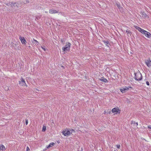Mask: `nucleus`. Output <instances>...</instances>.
Returning <instances> with one entry per match:
<instances>
[{"label": "nucleus", "mask_w": 151, "mask_h": 151, "mask_svg": "<svg viewBox=\"0 0 151 151\" xmlns=\"http://www.w3.org/2000/svg\"><path fill=\"white\" fill-rule=\"evenodd\" d=\"M73 132H75V131L73 129L71 128H66L62 133L65 136H68L70 135Z\"/></svg>", "instance_id": "nucleus-1"}, {"label": "nucleus", "mask_w": 151, "mask_h": 151, "mask_svg": "<svg viewBox=\"0 0 151 151\" xmlns=\"http://www.w3.org/2000/svg\"><path fill=\"white\" fill-rule=\"evenodd\" d=\"M135 79L137 81L141 80L142 79V74L139 72H138L135 73Z\"/></svg>", "instance_id": "nucleus-2"}, {"label": "nucleus", "mask_w": 151, "mask_h": 151, "mask_svg": "<svg viewBox=\"0 0 151 151\" xmlns=\"http://www.w3.org/2000/svg\"><path fill=\"white\" fill-rule=\"evenodd\" d=\"M70 42L66 43L65 47H63L62 50L64 52H66L67 51H68L70 50Z\"/></svg>", "instance_id": "nucleus-3"}, {"label": "nucleus", "mask_w": 151, "mask_h": 151, "mask_svg": "<svg viewBox=\"0 0 151 151\" xmlns=\"http://www.w3.org/2000/svg\"><path fill=\"white\" fill-rule=\"evenodd\" d=\"M121 110L119 109V108H114L112 109V112L113 113L115 114L120 113Z\"/></svg>", "instance_id": "nucleus-4"}, {"label": "nucleus", "mask_w": 151, "mask_h": 151, "mask_svg": "<svg viewBox=\"0 0 151 151\" xmlns=\"http://www.w3.org/2000/svg\"><path fill=\"white\" fill-rule=\"evenodd\" d=\"M129 88H131V87H128L125 86L124 88H122L120 90L122 93H124L127 92L129 90Z\"/></svg>", "instance_id": "nucleus-5"}, {"label": "nucleus", "mask_w": 151, "mask_h": 151, "mask_svg": "<svg viewBox=\"0 0 151 151\" xmlns=\"http://www.w3.org/2000/svg\"><path fill=\"white\" fill-rule=\"evenodd\" d=\"M19 84L22 86H27V85L25 83V81L24 79H23V78H22L21 81H19Z\"/></svg>", "instance_id": "nucleus-6"}, {"label": "nucleus", "mask_w": 151, "mask_h": 151, "mask_svg": "<svg viewBox=\"0 0 151 151\" xmlns=\"http://www.w3.org/2000/svg\"><path fill=\"white\" fill-rule=\"evenodd\" d=\"M19 39L22 44L24 45L26 44L27 41L24 37L20 36H19Z\"/></svg>", "instance_id": "nucleus-7"}, {"label": "nucleus", "mask_w": 151, "mask_h": 151, "mask_svg": "<svg viewBox=\"0 0 151 151\" xmlns=\"http://www.w3.org/2000/svg\"><path fill=\"white\" fill-rule=\"evenodd\" d=\"M135 28L137 30H138L140 32L142 33L145 34V32L146 33V31L145 30L139 27H138L137 26H135Z\"/></svg>", "instance_id": "nucleus-8"}, {"label": "nucleus", "mask_w": 151, "mask_h": 151, "mask_svg": "<svg viewBox=\"0 0 151 151\" xmlns=\"http://www.w3.org/2000/svg\"><path fill=\"white\" fill-rule=\"evenodd\" d=\"M49 12L51 14H55L58 12V11L53 9H50L49 10Z\"/></svg>", "instance_id": "nucleus-9"}, {"label": "nucleus", "mask_w": 151, "mask_h": 151, "mask_svg": "<svg viewBox=\"0 0 151 151\" xmlns=\"http://www.w3.org/2000/svg\"><path fill=\"white\" fill-rule=\"evenodd\" d=\"M6 150L5 146L3 145H0V151H4Z\"/></svg>", "instance_id": "nucleus-10"}, {"label": "nucleus", "mask_w": 151, "mask_h": 151, "mask_svg": "<svg viewBox=\"0 0 151 151\" xmlns=\"http://www.w3.org/2000/svg\"><path fill=\"white\" fill-rule=\"evenodd\" d=\"M9 4L10 5H11V6L12 7H15L17 6V4L16 3H13V2H9Z\"/></svg>", "instance_id": "nucleus-11"}, {"label": "nucleus", "mask_w": 151, "mask_h": 151, "mask_svg": "<svg viewBox=\"0 0 151 151\" xmlns=\"http://www.w3.org/2000/svg\"><path fill=\"white\" fill-rule=\"evenodd\" d=\"M142 17L144 18H146L147 17L149 18L148 16L144 12H142L141 14Z\"/></svg>", "instance_id": "nucleus-12"}, {"label": "nucleus", "mask_w": 151, "mask_h": 151, "mask_svg": "<svg viewBox=\"0 0 151 151\" xmlns=\"http://www.w3.org/2000/svg\"><path fill=\"white\" fill-rule=\"evenodd\" d=\"M146 33L145 32V34H144L145 35V36L148 37H151V34H150V33L146 31Z\"/></svg>", "instance_id": "nucleus-13"}, {"label": "nucleus", "mask_w": 151, "mask_h": 151, "mask_svg": "<svg viewBox=\"0 0 151 151\" xmlns=\"http://www.w3.org/2000/svg\"><path fill=\"white\" fill-rule=\"evenodd\" d=\"M103 42L108 47L110 46V44H109V42L108 41H105V40L103 41Z\"/></svg>", "instance_id": "nucleus-14"}, {"label": "nucleus", "mask_w": 151, "mask_h": 151, "mask_svg": "<svg viewBox=\"0 0 151 151\" xmlns=\"http://www.w3.org/2000/svg\"><path fill=\"white\" fill-rule=\"evenodd\" d=\"M55 144L54 142L50 143V144L47 147V148H49L52 147L55 145Z\"/></svg>", "instance_id": "nucleus-15"}, {"label": "nucleus", "mask_w": 151, "mask_h": 151, "mask_svg": "<svg viewBox=\"0 0 151 151\" xmlns=\"http://www.w3.org/2000/svg\"><path fill=\"white\" fill-rule=\"evenodd\" d=\"M100 80L102 82H104L105 83H106L108 82L106 78H104L100 79Z\"/></svg>", "instance_id": "nucleus-16"}, {"label": "nucleus", "mask_w": 151, "mask_h": 151, "mask_svg": "<svg viewBox=\"0 0 151 151\" xmlns=\"http://www.w3.org/2000/svg\"><path fill=\"white\" fill-rule=\"evenodd\" d=\"M33 42L36 45H38L39 44V43L36 40H33Z\"/></svg>", "instance_id": "nucleus-17"}, {"label": "nucleus", "mask_w": 151, "mask_h": 151, "mask_svg": "<svg viewBox=\"0 0 151 151\" xmlns=\"http://www.w3.org/2000/svg\"><path fill=\"white\" fill-rule=\"evenodd\" d=\"M116 6L117 7L120 9L122 8V7L120 6V4L117 3Z\"/></svg>", "instance_id": "nucleus-18"}, {"label": "nucleus", "mask_w": 151, "mask_h": 151, "mask_svg": "<svg viewBox=\"0 0 151 151\" xmlns=\"http://www.w3.org/2000/svg\"><path fill=\"white\" fill-rule=\"evenodd\" d=\"M46 130V127L45 126H43L42 127V131L45 132Z\"/></svg>", "instance_id": "nucleus-19"}, {"label": "nucleus", "mask_w": 151, "mask_h": 151, "mask_svg": "<svg viewBox=\"0 0 151 151\" xmlns=\"http://www.w3.org/2000/svg\"><path fill=\"white\" fill-rule=\"evenodd\" d=\"M40 18V17L39 16H37L36 17L35 20H36L39 19Z\"/></svg>", "instance_id": "nucleus-20"}, {"label": "nucleus", "mask_w": 151, "mask_h": 151, "mask_svg": "<svg viewBox=\"0 0 151 151\" xmlns=\"http://www.w3.org/2000/svg\"><path fill=\"white\" fill-rule=\"evenodd\" d=\"M41 47L45 51H46V48H45V47Z\"/></svg>", "instance_id": "nucleus-21"}, {"label": "nucleus", "mask_w": 151, "mask_h": 151, "mask_svg": "<svg viewBox=\"0 0 151 151\" xmlns=\"http://www.w3.org/2000/svg\"><path fill=\"white\" fill-rule=\"evenodd\" d=\"M117 148L118 149H120V145H116Z\"/></svg>", "instance_id": "nucleus-22"}, {"label": "nucleus", "mask_w": 151, "mask_h": 151, "mask_svg": "<svg viewBox=\"0 0 151 151\" xmlns=\"http://www.w3.org/2000/svg\"><path fill=\"white\" fill-rule=\"evenodd\" d=\"M29 150L30 149L28 147H27L26 151H29Z\"/></svg>", "instance_id": "nucleus-23"}, {"label": "nucleus", "mask_w": 151, "mask_h": 151, "mask_svg": "<svg viewBox=\"0 0 151 151\" xmlns=\"http://www.w3.org/2000/svg\"><path fill=\"white\" fill-rule=\"evenodd\" d=\"M25 124L27 125L28 124V121L26 119L25 121Z\"/></svg>", "instance_id": "nucleus-24"}, {"label": "nucleus", "mask_w": 151, "mask_h": 151, "mask_svg": "<svg viewBox=\"0 0 151 151\" xmlns=\"http://www.w3.org/2000/svg\"><path fill=\"white\" fill-rule=\"evenodd\" d=\"M146 84L147 85H148V86H149V85H150V83H149V82L148 81H147L146 82Z\"/></svg>", "instance_id": "nucleus-25"}, {"label": "nucleus", "mask_w": 151, "mask_h": 151, "mask_svg": "<svg viewBox=\"0 0 151 151\" xmlns=\"http://www.w3.org/2000/svg\"><path fill=\"white\" fill-rule=\"evenodd\" d=\"M126 32L128 33L129 34V33H130V31L129 30H127L126 31Z\"/></svg>", "instance_id": "nucleus-26"}, {"label": "nucleus", "mask_w": 151, "mask_h": 151, "mask_svg": "<svg viewBox=\"0 0 151 151\" xmlns=\"http://www.w3.org/2000/svg\"><path fill=\"white\" fill-rule=\"evenodd\" d=\"M61 41L62 43H64L65 42L64 40L63 39H62Z\"/></svg>", "instance_id": "nucleus-27"}, {"label": "nucleus", "mask_w": 151, "mask_h": 151, "mask_svg": "<svg viewBox=\"0 0 151 151\" xmlns=\"http://www.w3.org/2000/svg\"><path fill=\"white\" fill-rule=\"evenodd\" d=\"M148 128L149 129H151V125H149L148 126Z\"/></svg>", "instance_id": "nucleus-28"}, {"label": "nucleus", "mask_w": 151, "mask_h": 151, "mask_svg": "<svg viewBox=\"0 0 151 151\" xmlns=\"http://www.w3.org/2000/svg\"><path fill=\"white\" fill-rule=\"evenodd\" d=\"M135 124H136V126L137 127L138 125V123L137 122H136L135 123Z\"/></svg>", "instance_id": "nucleus-29"}, {"label": "nucleus", "mask_w": 151, "mask_h": 151, "mask_svg": "<svg viewBox=\"0 0 151 151\" xmlns=\"http://www.w3.org/2000/svg\"><path fill=\"white\" fill-rule=\"evenodd\" d=\"M132 124H135V122L134 121H132Z\"/></svg>", "instance_id": "nucleus-30"}, {"label": "nucleus", "mask_w": 151, "mask_h": 151, "mask_svg": "<svg viewBox=\"0 0 151 151\" xmlns=\"http://www.w3.org/2000/svg\"><path fill=\"white\" fill-rule=\"evenodd\" d=\"M46 149H44L43 150V151H45L46 150Z\"/></svg>", "instance_id": "nucleus-31"}, {"label": "nucleus", "mask_w": 151, "mask_h": 151, "mask_svg": "<svg viewBox=\"0 0 151 151\" xmlns=\"http://www.w3.org/2000/svg\"><path fill=\"white\" fill-rule=\"evenodd\" d=\"M6 5H9V3H8V4H6Z\"/></svg>", "instance_id": "nucleus-32"}, {"label": "nucleus", "mask_w": 151, "mask_h": 151, "mask_svg": "<svg viewBox=\"0 0 151 151\" xmlns=\"http://www.w3.org/2000/svg\"><path fill=\"white\" fill-rule=\"evenodd\" d=\"M110 113H111V111H109V114H110Z\"/></svg>", "instance_id": "nucleus-33"}, {"label": "nucleus", "mask_w": 151, "mask_h": 151, "mask_svg": "<svg viewBox=\"0 0 151 151\" xmlns=\"http://www.w3.org/2000/svg\"><path fill=\"white\" fill-rule=\"evenodd\" d=\"M47 12H45V13H47Z\"/></svg>", "instance_id": "nucleus-34"}, {"label": "nucleus", "mask_w": 151, "mask_h": 151, "mask_svg": "<svg viewBox=\"0 0 151 151\" xmlns=\"http://www.w3.org/2000/svg\"><path fill=\"white\" fill-rule=\"evenodd\" d=\"M114 151H116V150H114Z\"/></svg>", "instance_id": "nucleus-35"}, {"label": "nucleus", "mask_w": 151, "mask_h": 151, "mask_svg": "<svg viewBox=\"0 0 151 151\" xmlns=\"http://www.w3.org/2000/svg\"><path fill=\"white\" fill-rule=\"evenodd\" d=\"M104 113H106V111H104Z\"/></svg>", "instance_id": "nucleus-36"}]
</instances>
